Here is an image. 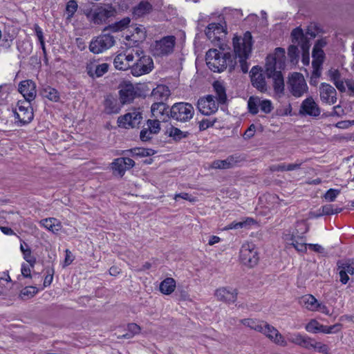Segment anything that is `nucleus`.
Masks as SVG:
<instances>
[{
	"mask_svg": "<svg viewBox=\"0 0 354 354\" xmlns=\"http://www.w3.org/2000/svg\"><path fill=\"white\" fill-rule=\"evenodd\" d=\"M206 61L209 68L214 72H222L230 65L233 66L230 53H221L217 49H209L206 53Z\"/></svg>",
	"mask_w": 354,
	"mask_h": 354,
	"instance_id": "f257e3e1",
	"label": "nucleus"
},
{
	"mask_svg": "<svg viewBox=\"0 0 354 354\" xmlns=\"http://www.w3.org/2000/svg\"><path fill=\"white\" fill-rule=\"evenodd\" d=\"M176 44L174 36H165L156 41L151 46L153 55L156 57L167 56L173 53Z\"/></svg>",
	"mask_w": 354,
	"mask_h": 354,
	"instance_id": "f03ea898",
	"label": "nucleus"
},
{
	"mask_svg": "<svg viewBox=\"0 0 354 354\" xmlns=\"http://www.w3.org/2000/svg\"><path fill=\"white\" fill-rule=\"evenodd\" d=\"M115 44V40L113 36L109 33H102L92 39L89 44V50L94 54H99L109 49Z\"/></svg>",
	"mask_w": 354,
	"mask_h": 354,
	"instance_id": "7ed1b4c3",
	"label": "nucleus"
},
{
	"mask_svg": "<svg viewBox=\"0 0 354 354\" xmlns=\"http://www.w3.org/2000/svg\"><path fill=\"white\" fill-rule=\"evenodd\" d=\"M115 9L109 4L91 10L86 13L87 18L95 24H101L115 14Z\"/></svg>",
	"mask_w": 354,
	"mask_h": 354,
	"instance_id": "20e7f679",
	"label": "nucleus"
},
{
	"mask_svg": "<svg viewBox=\"0 0 354 354\" xmlns=\"http://www.w3.org/2000/svg\"><path fill=\"white\" fill-rule=\"evenodd\" d=\"M292 42L299 45L302 52V62L304 64H309V48L310 46V41L307 36L304 33L303 30L300 27L294 28L291 32Z\"/></svg>",
	"mask_w": 354,
	"mask_h": 354,
	"instance_id": "39448f33",
	"label": "nucleus"
},
{
	"mask_svg": "<svg viewBox=\"0 0 354 354\" xmlns=\"http://www.w3.org/2000/svg\"><path fill=\"white\" fill-rule=\"evenodd\" d=\"M16 122L19 126H22L30 123L34 117L32 108L30 102L19 101L17 103V109L14 111Z\"/></svg>",
	"mask_w": 354,
	"mask_h": 354,
	"instance_id": "423d86ee",
	"label": "nucleus"
},
{
	"mask_svg": "<svg viewBox=\"0 0 354 354\" xmlns=\"http://www.w3.org/2000/svg\"><path fill=\"white\" fill-rule=\"evenodd\" d=\"M176 109H177V103H174L170 108L162 102H155L151 105V111L156 119L167 121L168 118H175L177 114Z\"/></svg>",
	"mask_w": 354,
	"mask_h": 354,
	"instance_id": "0eeeda50",
	"label": "nucleus"
},
{
	"mask_svg": "<svg viewBox=\"0 0 354 354\" xmlns=\"http://www.w3.org/2000/svg\"><path fill=\"white\" fill-rule=\"evenodd\" d=\"M288 84L290 86V93L296 97L302 96L308 91V86L304 75L300 73H292L289 77Z\"/></svg>",
	"mask_w": 354,
	"mask_h": 354,
	"instance_id": "6e6552de",
	"label": "nucleus"
},
{
	"mask_svg": "<svg viewBox=\"0 0 354 354\" xmlns=\"http://www.w3.org/2000/svg\"><path fill=\"white\" fill-rule=\"evenodd\" d=\"M241 262L250 268L256 266L259 261V255L254 244H243L240 250Z\"/></svg>",
	"mask_w": 354,
	"mask_h": 354,
	"instance_id": "1a4fd4ad",
	"label": "nucleus"
},
{
	"mask_svg": "<svg viewBox=\"0 0 354 354\" xmlns=\"http://www.w3.org/2000/svg\"><path fill=\"white\" fill-rule=\"evenodd\" d=\"M142 120V113L140 109H135L124 115L118 118V122L119 127L124 128H135L139 127Z\"/></svg>",
	"mask_w": 354,
	"mask_h": 354,
	"instance_id": "9d476101",
	"label": "nucleus"
},
{
	"mask_svg": "<svg viewBox=\"0 0 354 354\" xmlns=\"http://www.w3.org/2000/svg\"><path fill=\"white\" fill-rule=\"evenodd\" d=\"M153 68V59L149 55H142L131 66V72L133 76L138 77L150 73Z\"/></svg>",
	"mask_w": 354,
	"mask_h": 354,
	"instance_id": "9b49d317",
	"label": "nucleus"
},
{
	"mask_svg": "<svg viewBox=\"0 0 354 354\" xmlns=\"http://www.w3.org/2000/svg\"><path fill=\"white\" fill-rule=\"evenodd\" d=\"M119 95L122 104H129L140 96L139 89L130 82L124 83L120 86Z\"/></svg>",
	"mask_w": 354,
	"mask_h": 354,
	"instance_id": "f8f14e48",
	"label": "nucleus"
},
{
	"mask_svg": "<svg viewBox=\"0 0 354 354\" xmlns=\"http://www.w3.org/2000/svg\"><path fill=\"white\" fill-rule=\"evenodd\" d=\"M197 108L203 115H209L218 110V105L214 100V97L207 95L198 100Z\"/></svg>",
	"mask_w": 354,
	"mask_h": 354,
	"instance_id": "ddd939ff",
	"label": "nucleus"
},
{
	"mask_svg": "<svg viewBox=\"0 0 354 354\" xmlns=\"http://www.w3.org/2000/svg\"><path fill=\"white\" fill-rule=\"evenodd\" d=\"M233 46L234 53L244 51L251 53L252 46V37L250 32H246L243 37H234L233 39Z\"/></svg>",
	"mask_w": 354,
	"mask_h": 354,
	"instance_id": "4468645a",
	"label": "nucleus"
},
{
	"mask_svg": "<svg viewBox=\"0 0 354 354\" xmlns=\"http://www.w3.org/2000/svg\"><path fill=\"white\" fill-rule=\"evenodd\" d=\"M319 91L320 99L323 102L334 104L337 102V91L330 84L325 82L322 83Z\"/></svg>",
	"mask_w": 354,
	"mask_h": 354,
	"instance_id": "2eb2a0df",
	"label": "nucleus"
},
{
	"mask_svg": "<svg viewBox=\"0 0 354 354\" xmlns=\"http://www.w3.org/2000/svg\"><path fill=\"white\" fill-rule=\"evenodd\" d=\"M135 162L129 158H118L111 163V168L114 175L122 177L127 169L132 168Z\"/></svg>",
	"mask_w": 354,
	"mask_h": 354,
	"instance_id": "dca6fc26",
	"label": "nucleus"
},
{
	"mask_svg": "<svg viewBox=\"0 0 354 354\" xmlns=\"http://www.w3.org/2000/svg\"><path fill=\"white\" fill-rule=\"evenodd\" d=\"M19 92L24 96L26 102L32 101L36 96V85L35 83L30 80H27L21 81L19 84Z\"/></svg>",
	"mask_w": 354,
	"mask_h": 354,
	"instance_id": "f3484780",
	"label": "nucleus"
},
{
	"mask_svg": "<svg viewBox=\"0 0 354 354\" xmlns=\"http://www.w3.org/2000/svg\"><path fill=\"white\" fill-rule=\"evenodd\" d=\"M261 333L264 334L271 341L281 346H287V342L283 335L278 331L276 328L270 325L267 322L265 323Z\"/></svg>",
	"mask_w": 354,
	"mask_h": 354,
	"instance_id": "a211bd4d",
	"label": "nucleus"
},
{
	"mask_svg": "<svg viewBox=\"0 0 354 354\" xmlns=\"http://www.w3.org/2000/svg\"><path fill=\"white\" fill-rule=\"evenodd\" d=\"M321 111L312 97L305 99L300 106L299 113L308 115L313 117H317L320 115Z\"/></svg>",
	"mask_w": 354,
	"mask_h": 354,
	"instance_id": "6ab92c4d",
	"label": "nucleus"
},
{
	"mask_svg": "<svg viewBox=\"0 0 354 354\" xmlns=\"http://www.w3.org/2000/svg\"><path fill=\"white\" fill-rule=\"evenodd\" d=\"M243 160H245V158L241 156L234 154L229 156L225 160H214L212 163V167L214 169H230Z\"/></svg>",
	"mask_w": 354,
	"mask_h": 354,
	"instance_id": "aec40b11",
	"label": "nucleus"
},
{
	"mask_svg": "<svg viewBox=\"0 0 354 354\" xmlns=\"http://www.w3.org/2000/svg\"><path fill=\"white\" fill-rule=\"evenodd\" d=\"M225 34L226 28L220 23H211L205 30L206 36L212 41H219L221 37Z\"/></svg>",
	"mask_w": 354,
	"mask_h": 354,
	"instance_id": "412c9836",
	"label": "nucleus"
},
{
	"mask_svg": "<svg viewBox=\"0 0 354 354\" xmlns=\"http://www.w3.org/2000/svg\"><path fill=\"white\" fill-rule=\"evenodd\" d=\"M251 82L252 86L261 93L267 91V84L264 75L259 72L257 66H253L251 70Z\"/></svg>",
	"mask_w": 354,
	"mask_h": 354,
	"instance_id": "4be33fe9",
	"label": "nucleus"
},
{
	"mask_svg": "<svg viewBox=\"0 0 354 354\" xmlns=\"http://www.w3.org/2000/svg\"><path fill=\"white\" fill-rule=\"evenodd\" d=\"M238 292L236 289L221 288L215 292V296L219 301L225 303H234L236 300Z\"/></svg>",
	"mask_w": 354,
	"mask_h": 354,
	"instance_id": "5701e85b",
	"label": "nucleus"
},
{
	"mask_svg": "<svg viewBox=\"0 0 354 354\" xmlns=\"http://www.w3.org/2000/svg\"><path fill=\"white\" fill-rule=\"evenodd\" d=\"M326 44L323 40H318L312 52L313 62L312 65H317V67H322L325 58V53L322 48Z\"/></svg>",
	"mask_w": 354,
	"mask_h": 354,
	"instance_id": "b1692460",
	"label": "nucleus"
},
{
	"mask_svg": "<svg viewBox=\"0 0 354 354\" xmlns=\"http://www.w3.org/2000/svg\"><path fill=\"white\" fill-rule=\"evenodd\" d=\"M104 112L107 114H116L120 111L121 106L118 99L112 95H108L104 100Z\"/></svg>",
	"mask_w": 354,
	"mask_h": 354,
	"instance_id": "393cba45",
	"label": "nucleus"
},
{
	"mask_svg": "<svg viewBox=\"0 0 354 354\" xmlns=\"http://www.w3.org/2000/svg\"><path fill=\"white\" fill-rule=\"evenodd\" d=\"M194 110L193 106L187 102H178V121L186 122L192 118Z\"/></svg>",
	"mask_w": 354,
	"mask_h": 354,
	"instance_id": "a878e982",
	"label": "nucleus"
},
{
	"mask_svg": "<svg viewBox=\"0 0 354 354\" xmlns=\"http://www.w3.org/2000/svg\"><path fill=\"white\" fill-rule=\"evenodd\" d=\"M152 5L148 1H141L132 9V14L135 18L144 17L152 11Z\"/></svg>",
	"mask_w": 354,
	"mask_h": 354,
	"instance_id": "bb28decb",
	"label": "nucleus"
},
{
	"mask_svg": "<svg viewBox=\"0 0 354 354\" xmlns=\"http://www.w3.org/2000/svg\"><path fill=\"white\" fill-rule=\"evenodd\" d=\"M170 95V91L169 88L165 85H158L155 88L152 90L151 97L153 98L154 101L162 102Z\"/></svg>",
	"mask_w": 354,
	"mask_h": 354,
	"instance_id": "cd10ccee",
	"label": "nucleus"
},
{
	"mask_svg": "<svg viewBox=\"0 0 354 354\" xmlns=\"http://www.w3.org/2000/svg\"><path fill=\"white\" fill-rule=\"evenodd\" d=\"M214 91L216 94V99L218 103L221 104H224L227 102V95L226 90L223 84V82L220 81H214L212 84Z\"/></svg>",
	"mask_w": 354,
	"mask_h": 354,
	"instance_id": "c85d7f7f",
	"label": "nucleus"
},
{
	"mask_svg": "<svg viewBox=\"0 0 354 354\" xmlns=\"http://www.w3.org/2000/svg\"><path fill=\"white\" fill-rule=\"evenodd\" d=\"M39 223L45 228L52 232L53 233H57L62 228V224L55 218H47L40 221Z\"/></svg>",
	"mask_w": 354,
	"mask_h": 354,
	"instance_id": "c756f323",
	"label": "nucleus"
},
{
	"mask_svg": "<svg viewBox=\"0 0 354 354\" xmlns=\"http://www.w3.org/2000/svg\"><path fill=\"white\" fill-rule=\"evenodd\" d=\"M270 78L273 80V87L274 92L279 95V96L283 95L284 80L281 72L279 71L277 74L270 76Z\"/></svg>",
	"mask_w": 354,
	"mask_h": 354,
	"instance_id": "7c9ffc66",
	"label": "nucleus"
},
{
	"mask_svg": "<svg viewBox=\"0 0 354 354\" xmlns=\"http://www.w3.org/2000/svg\"><path fill=\"white\" fill-rule=\"evenodd\" d=\"M277 58L274 57L272 55H269L266 57V73L268 78H270V76L277 74L279 71H277Z\"/></svg>",
	"mask_w": 354,
	"mask_h": 354,
	"instance_id": "2f4dec72",
	"label": "nucleus"
},
{
	"mask_svg": "<svg viewBox=\"0 0 354 354\" xmlns=\"http://www.w3.org/2000/svg\"><path fill=\"white\" fill-rule=\"evenodd\" d=\"M241 322L244 326L260 333L263 331V328L266 323V322L264 321H260L250 318L241 319Z\"/></svg>",
	"mask_w": 354,
	"mask_h": 354,
	"instance_id": "473e14b6",
	"label": "nucleus"
},
{
	"mask_svg": "<svg viewBox=\"0 0 354 354\" xmlns=\"http://www.w3.org/2000/svg\"><path fill=\"white\" fill-rule=\"evenodd\" d=\"M176 281L173 278H166L160 284V290L165 295L171 294L175 289Z\"/></svg>",
	"mask_w": 354,
	"mask_h": 354,
	"instance_id": "72a5a7b5",
	"label": "nucleus"
},
{
	"mask_svg": "<svg viewBox=\"0 0 354 354\" xmlns=\"http://www.w3.org/2000/svg\"><path fill=\"white\" fill-rule=\"evenodd\" d=\"M127 328L128 332L124 334L119 335L118 336V339H131L134 335L139 334L141 330L140 327L135 323L129 324Z\"/></svg>",
	"mask_w": 354,
	"mask_h": 354,
	"instance_id": "f704fd0d",
	"label": "nucleus"
},
{
	"mask_svg": "<svg viewBox=\"0 0 354 354\" xmlns=\"http://www.w3.org/2000/svg\"><path fill=\"white\" fill-rule=\"evenodd\" d=\"M131 19L129 17H124L120 21L109 25L104 29V32L107 30H111L113 32H118L125 29L129 24Z\"/></svg>",
	"mask_w": 354,
	"mask_h": 354,
	"instance_id": "c9c22d12",
	"label": "nucleus"
},
{
	"mask_svg": "<svg viewBox=\"0 0 354 354\" xmlns=\"http://www.w3.org/2000/svg\"><path fill=\"white\" fill-rule=\"evenodd\" d=\"M252 223H254V220L252 218H248L245 221H233L225 227L224 230L246 228Z\"/></svg>",
	"mask_w": 354,
	"mask_h": 354,
	"instance_id": "e433bc0d",
	"label": "nucleus"
},
{
	"mask_svg": "<svg viewBox=\"0 0 354 354\" xmlns=\"http://www.w3.org/2000/svg\"><path fill=\"white\" fill-rule=\"evenodd\" d=\"M129 151L134 157H147L151 156L155 153V151L152 149H146L142 147H136L130 149Z\"/></svg>",
	"mask_w": 354,
	"mask_h": 354,
	"instance_id": "4c0bfd02",
	"label": "nucleus"
},
{
	"mask_svg": "<svg viewBox=\"0 0 354 354\" xmlns=\"http://www.w3.org/2000/svg\"><path fill=\"white\" fill-rule=\"evenodd\" d=\"M236 56L239 57V62L240 63L241 71L243 73H247L248 72L249 66L247 63V59L249 57L250 53L245 52H240V53H234Z\"/></svg>",
	"mask_w": 354,
	"mask_h": 354,
	"instance_id": "58836bf2",
	"label": "nucleus"
},
{
	"mask_svg": "<svg viewBox=\"0 0 354 354\" xmlns=\"http://www.w3.org/2000/svg\"><path fill=\"white\" fill-rule=\"evenodd\" d=\"M24 245L26 247V250H23V244H21L20 249L24 255V259L30 264L31 268H33L36 263V258L32 256L31 250L29 246L24 241Z\"/></svg>",
	"mask_w": 354,
	"mask_h": 354,
	"instance_id": "ea45409f",
	"label": "nucleus"
},
{
	"mask_svg": "<svg viewBox=\"0 0 354 354\" xmlns=\"http://www.w3.org/2000/svg\"><path fill=\"white\" fill-rule=\"evenodd\" d=\"M125 54H119L118 55L114 60H113V64L115 66V68L118 70H126L128 68L130 67V65L125 62Z\"/></svg>",
	"mask_w": 354,
	"mask_h": 354,
	"instance_id": "a19ab883",
	"label": "nucleus"
},
{
	"mask_svg": "<svg viewBox=\"0 0 354 354\" xmlns=\"http://www.w3.org/2000/svg\"><path fill=\"white\" fill-rule=\"evenodd\" d=\"M38 292V289L35 286H26L23 288L21 292L19 297L22 299H27L34 297Z\"/></svg>",
	"mask_w": 354,
	"mask_h": 354,
	"instance_id": "79ce46f5",
	"label": "nucleus"
},
{
	"mask_svg": "<svg viewBox=\"0 0 354 354\" xmlns=\"http://www.w3.org/2000/svg\"><path fill=\"white\" fill-rule=\"evenodd\" d=\"M259 103L260 99L259 97L251 96L248 101V111L252 115H256L259 112Z\"/></svg>",
	"mask_w": 354,
	"mask_h": 354,
	"instance_id": "37998d69",
	"label": "nucleus"
},
{
	"mask_svg": "<svg viewBox=\"0 0 354 354\" xmlns=\"http://www.w3.org/2000/svg\"><path fill=\"white\" fill-rule=\"evenodd\" d=\"M302 302L305 304L306 307L311 310H314L317 308V299L311 295H306L302 297Z\"/></svg>",
	"mask_w": 354,
	"mask_h": 354,
	"instance_id": "c03bdc74",
	"label": "nucleus"
},
{
	"mask_svg": "<svg viewBox=\"0 0 354 354\" xmlns=\"http://www.w3.org/2000/svg\"><path fill=\"white\" fill-rule=\"evenodd\" d=\"M43 95L48 100L54 102L58 101L59 98L57 91L50 86L44 89Z\"/></svg>",
	"mask_w": 354,
	"mask_h": 354,
	"instance_id": "a18cd8bd",
	"label": "nucleus"
},
{
	"mask_svg": "<svg viewBox=\"0 0 354 354\" xmlns=\"http://www.w3.org/2000/svg\"><path fill=\"white\" fill-rule=\"evenodd\" d=\"M77 8L78 5L76 1L70 0L67 2L66 6V12L68 15L67 19H71L73 17L77 10Z\"/></svg>",
	"mask_w": 354,
	"mask_h": 354,
	"instance_id": "49530a36",
	"label": "nucleus"
},
{
	"mask_svg": "<svg viewBox=\"0 0 354 354\" xmlns=\"http://www.w3.org/2000/svg\"><path fill=\"white\" fill-rule=\"evenodd\" d=\"M321 330L320 333H323L325 334H331V333H335L341 330L342 324H335L332 326H324L322 324V326H320Z\"/></svg>",
	"mask_w": 354,
	"mask_h": 354,
	"instance_id": "de8ad7c7",
	"label": "nucleus"
},
{
	"mask_svg": "<svg viewBox=\"0 0 354 354\" xmlns=\"http://www.w3.org/2000/svg\"><path fill=\"white\" fill-rule=\"evenodd\" d=\"M311 214H313L315 217L333 214V205L330 204L325 205L317 211L316 214L315 213Z\"/></svg>",
	"mask_w": 354,
	"mask_h": 354,
	"instance_id": "09e8293b",
	"label": "nucleus"
},
{
	"mask_svg": "<svg viewBox=\"0 0 354 354\" xmlns=\"http://www.w3.org/2000/svg\"><path fill=\"white\" fill-rule=\"evenodd\" d=\"M322 324H319L317 320L312 319L310 322H308L306 326V330L308 332L313 333H320Z\"/></svg>",
	"mask_w": 354,
	"mask_h": 354,
	"instance_id": "8fccbe9b",
	"label": "nucleus"
},
{
	"mask_svg": "<svg viewBox=\"0 0 354 354\" xmlns=\"http://www.w3.org/2000/svg\"><path fill=\"white\" fill-rule=\"evenodd\" d=\"M313 349L319 352V353H324V354H330V348H328V346L325 344H323L322 342H317L315 340V342H314V345H313Z\"/></svg>",
	"mask_w": 354,
	"mask_h": 354,
	"instance_id": "3c124183",
	"label": "nucleus"
},
{
	"mask_svg": "<svg viewBox=\"0 0 354 354\" xmlns=\"http://www.w3.org/2000/svg\"><path fill=\"white\" fill-rule=\"evenodd\" d=\"M338 268H342L344 269L348 274H354V262L351 263L348 262H342L338 261L337 263Z\"/></svg>",
	"mask_w": 354,
	"mask_h": 354,
	"instance_id": "603ef678",
	"label": "nucleus"
},
{
	"mask_svg": "<svg viewBox=\"0 0 354 354\" xmlns=\"http://www.w3.org/2000/svg\"><path fill=\"white\" fill-rule=\"evenodd\" d=\"M109 65L106 63L98 64L95 68V77L103 76L109 70Z\"/></svg>",
	"mask_w": 354,
	"mask_h": 354,
	"instance_id": "864d4df0",
	"label": "nucleus"
},
{
	"mask_svg": "<svg viewBox=\"0 0 354 354\" xmlns=\"http://www.w3.org/2000/svg\"><path fill=\"white\" fill-rule=\"evenodd\" d=\"M147 128L150 129L153 133L157 134L160 130L159 120H148Z\"/></svg>",
	"mask_w": 354,
	"mask_h": 354,
	"instance_id": "5fc2aeb1",
	"label": "nucleus"
},
{
	"mask_svg": "<svg viewBox=\"0 0 354 354\" xmlns=\"http://www.w3.org/2000/svg\"><path fill=\"white\" fill-rule=\"evenodd\" d=\"M330 80L334 83L341 80V73L338 69L330 68L327 72Z\"/></svg>",
	"mask_w": 354,
	"mask_h": 354,
	"instance_id": "6e6d98bb",
	"label": "nucleus"
},
{
	"mask_svg": "<svg viewBox=\"0 0 354 354\" xmlns=\"http://www.w3.org/2000/svg\"><path fill=\"white\" fill-rule=\"evenodd\" d=\"M259 106L261 110L265 113H270L273 109L272 102L268 100H260Z\"/></svg>",
	"mask_w": 354,
	"mask_h": 354,
	"instance_id": "4d7b16f0",
	"label": "nucleus"
},
{
	"mask_svg": "<svg viewBox=\"0 0 354 354\" xmlns=\"http://www.w3.org/2000/svg\"><path fill=\"white\" fill-rule=\"evenodd\" d=\"M339 193L340 190L339 189H329L324 194V198L329 202H333Z\"/></svg>",
	"mask_w": 354,
	"mask_h": 354,
	"instance_id": "13d9d810",
	"label": "nucleus"
},
{
	"mask_svg": "<svg viewBox=\"0 0 354 354\" xmlns=\"http://www.w3.org/2000/svg\"><path fill=\"white\" fill-rule=\"evenodd\" d=\"M304 338V335H302L299 333H294V334H290L288 336V339L291 343L295 344L301 346V343L303 342Z\"/></svg>",
	"mask_w": 354,
	"mask_h": 354,
	"instance_id": "bf43d9fd",
	"label": "nucleus"
},
{
	"mask_svg": "<svg viewBox=\"0 0 354 354\" xmlns=\"http://www.w3.org/2000/svg\"><path fill=\"white\" fill-rule=\"evenodd\" d=\"M296 44H297L293 43V44L290 45L288 48V55L292 61L299 57V50Z\"/></svg>",
	"mask_w": 354,
	"mask_h": 354,
	"instance_id": "052dcab7",
	"label": "nucleus"
},
{
	"mask_svg": "<svg viewBox=\"0 0 354 354\" xmlns=\"http://www.w3.org/2000/svg\"><path fill=\"white\" fill-rule=\"evenodd\" d=\"M153 134L148 128H144L140 133V138L142 142H147L152 138V135Z\"/></svg>",
	"mask_w": 354,
	"mask_h": 354,
	"instance_id": "680f3d73",
	"label": "nucleus"
},
{
	"mask_svg": "<svg viewBox=\"0 0 354 354\" xmlns=\"http://www.w3.org/2000/svg\"><path fill=\"white\" fill-rule=\"evenodd\" d=\"M216 122V119H214L212 121H210L208 119H203L201 121L198 122L199 124V130L201 131H205L209 127H212L214 125L215 122Z\"/></svg>",
	"mask_w": 354,
	"mask_h": 354,
	"instance_id": "e2e57ef3",
	"label": "nucleus"
},
{
	"mask_svg": "<svg viewBox=\"0 0 354 354\" xmlns=\"http://www.w3.org/2000/svg\"><path fill=\"white\" fill-rule=\"evenodd\" d=\"M54 268L53 267L51 268H48L46 269V276L44 279V287H47V286H49L52 281H53V274H54Z\"/></svg>",
	"mask_w": 354,
	"mask_h": 354,
	"instance_id": "0e129e2a",
	"label": "nucleus"
},
{
	"mask_svg": "<svg viewBox=\"0 0 354 354\" xmlns=\"http://www.w3.org/2000/svg\"><path fill=\"white\" fill-rule=\"evenodd\" d=\"M308 248L313 250L314 252H317V253H319L321 254H322L324 257H326L327 256V252L326 251L325 248H323L322 245H319V244H312V243H310V244H308Z\"/></svg>",
	"mask_w": 354,
	"mask_h": 354,
	"instance_id": "69168bd1",
	"label": "nucleus"
},
{
	"mask_svg": "<svg viewBox=\"0 0 354 354\" xmlns=\"http://www.w3.org/2000/svg\"><path fill=\"white\" fill-rule=\"evenodd\" d=\"M13 39V37L10 34L4 35L1 46L6 49H8L11 47Z\"/></svg>",
	"mask_w": 354,
	"mask_h": 354,
	"instance_id": "338daca9",
	"label": "nucleus"
},
{
	"mask_svg": "<svg viewBox=\"0 0 354 354\" xmlns=\"http://www.w3.org/2000/svg\"><path fill=\"white\" fill-rule=\"evenodd\" d=\"M315 339L308 337L304 336V338L303 339V342L301 343V347L305 348L308 350L313 349V345H314Z\"/></svg>",
	"mask_w": 354,
	"mask_h": 354,
	"instance_id": "774afa93",
	"label": "nucleus"
}]
</instances>
